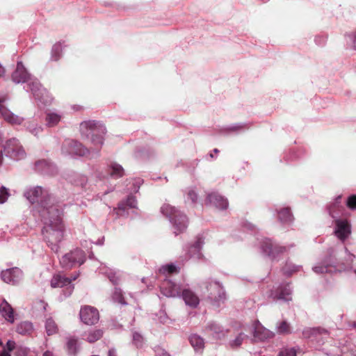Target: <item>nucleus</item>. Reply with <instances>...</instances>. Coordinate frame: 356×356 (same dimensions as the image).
Returning <instances> with one entry per match:
<instances>
[{"mask_svg":"<svg viewBox=\"0 0 356 356\" xmlns=\"http://www.w3.org/2000/svg\"><path fill=\"white\" fill-rule=\"evenodd\" d=\"M341 198V196H339L335 202L329 208V213L332 218H336V216L334 214V211H333L332 208L337 207L339 204V199Z\"/></svg>","mask_w":356,"mask_h":356,"instance_id":"nucleus-49","label":"nucleus"},{"mask_svg":"<svg viewBox=\"0 0 356 356\" xmlns=\"http://www.w3.org/2000/svg\"><path fill=\"white\" fill-rule=\"evenodd\" d=\"M203 288L202 292L207 293L211 301L213 302L216 305H219L220 302H223L226 298L225 292L221 284L211 280H207L202 283L200 286Z\"/></svg>","mask_w":356,"mask_h":356,"instance_id":"nucleus-7","label":"nucleus"},{"mask_svg":"<svg viewBox=\"0 0 356 356\" xmlns=\"http://www.w3.org/2000/svg\"><path fill=\"white\" fill-rule=\"evenodd\" d=\"M76 277H74L72 279H69L60 274L54 275L51 280V286L52 288H64L63 290V297L61 296L60 298V300H63L64 298L69 297L72 294L74 290L72 281L76 280Z\"/></svg>","mask_w":356,"mask_h":356,"instance_id":"nucleus-13","label":"nucleus"},{"mask_svg":"<svg viewBox=\"0 0 356 356\" xmlns=\"http://www.w3.org/2000/svg\"><path fill=\"white\" fill-rule=\"evenodd\" d=\"M99 271L100 273L106 275L113 284L116 285L119 283L120 275L118 272L113 270L104 264H101Z\"/></svg>","mask_w":356,"mask_h":356,"instance_id":"nucleus-20","label":"nucleus"},{"mask_svg":"<svg viewBox=\"0 0 356 356\" xmlns=\"http://www.w3.org/2000/svg\"><path fill=\"white\" fill-rule=\"evenodd\" d=\"M179 268L173 264H169L161 266L159 269V272L161 274L165 275L166 273H178Z\"/></svg>","mask_w":356,"mask_h":356,"instance_id":"nucleus-37","label":"nucleus"},{"mask_svg":"<svg viewBox=\"0 0 356 356\" xmlns=\"http://www.w3.org/2000/svg\"><path fill=\"white\" fill-rule=\"evenodd\" d=\"M0 314L8 321L10 323L14 321L13 309L6 300L0 304Z\"/></svg>","mask_w":356,"mask_h":356,"instance_id":"nucleus-25","label":"nucleus"},{"mask_svg":"<svg viewBox=\"0 0 356 356\" xmlns=\"http://www.w3.org/2000/svg\"><path fill=\"white\" fill-rule=\"evenodd\" d=\"M206 331L209 332L216 339L223 337L226 333V330L215 322L209 323L206 327Z\"/></svg>","mask_w":356,"mask_h":356,"instance_id":"nucleus-21","label":"nucleus"},{"mask_svg":"<svg viewBox=\"0 0 356 356\" xmlns=\"http://www.w3.org/2000/svg\"><path fill=\"white\" fill-rule=\"evenodd\" d=\"M260 250L263 254L268 257L272 260H275L280 254L286 252L288 248L274 243L269 238H264L260 242Z\"/></svg>","mask_w":356,"mask_h":356,"instance_id":"nucleus-11","label":"nucleus"},{"mask_svg":"<svg viewBox=\"0 0 356 356\" xmlns=\"http://www.w3.org/2000/svg\"><path fill=\"white\" fill-rule=\"evenodd\" d=\"M106 175H104V176H103V177H102V179H103V178H106ZM99 179H102V177H99Z\"/></svg>","mask_w":356,"mask_h":356,"instance_id":"nucleus-60","label":"nucleus"},{"mask_svg":"<svg viewBox=\"0 0 356 356\" xmlns=\"http://www.w3.org/2000/svg\"><path fill=\"white\" fill-rule=\"evenodd\" d=\"M251 332L255 341H264L274 336L273 332L266 329L259 321L254 323L251 327Z\"/></svg>","mask_w":356,"mask_h":356,"instance_id":"nucleus-16","label":"nucleus"},{"mask_svg":"<svg viewBox=\"0 0 356 356\" xmlns=\"http://www.w3.org/2000/svg\"><path fill=\"white\" fill-rule=\"evenodd\" d=\"M33 330V325L29 321H22L16 327V332L21 335H31Z\"/></svg>","mask_w":356,"mask_h":356,"instance_id":"nucleus-28","label":"nucleus"},{"mask_svg":"<svg viewBox=\"0 0 356 356\" xmlns=\"http://www.w3.org/2000/svg\"><path fill=\"white\" fill-rule=\"evenodd\" d=\"M279 356H296V350L294 348H284L280 351Z\"/></svg>","mask_w":356,"mask_h":356,"instance_id":"nucleus-45","label":"nucleus"},{"mask_svg":"<svg viewBox=\"0 0 356 356\" xmlns=\"http://www.w3.org/2000/svg\"><path fill=\"white\" fill-rule=\"evenodd\" d=\"M16 343L14 341L8 340L6 343V351L9 353L13 350H16Z\"/></svg>","mask_w":356,"mask_h":356,"instance_id":"nucleus-50","label":"nucleus"},{"mask_svg":"<svg viewBox=\"0 0 356 356\" xmlns=\"http://www.w3.org/2000/svg\"><path fill=\"white\" fill-rule=\"evenodd\" d=\"M346 262L338 261L336 259V254L334 249L328 250V256L323 261L322 264H318L313 267V270L317 274H323L325 273H332L337 270L339 266L341 270H348L352 268L353 262L355 256L348 251L345 248Z\"/></svg>","mask_w":356,"mask_h":356,"instance_id":"nucleus-5","label":"nucleus"},{"mask_svg":"<svg viewBox=\"0 0 356 356\" xmlns=\"http://www.w3.org/2000/svg\"><path fill=\"white\" fill-rule=\"evenodd\" d=\"M108 356H117L116 350L113 348L110 349L108 353Z\"/></svg>","mask_w":356,"mask_h":356,"instance_id":"nucleus-52","label":"nucleus"},{"mask_svg":"<svg viewBox=\"0 0 356 356\" xmlns=\"http://www.w3.org/2000/svg\"><path fill=\"white\" fill-rule=\"evenodd\" d=\"M159 356H170L168 353L163 352Z\"/></svg>","mask_w":356,"mask_h":356,"instance_id":"nucleus-57","label":"nucleus"},{"mask_svg":"<svg viewBox=\"0 0 356 356\" xmlns=\"http://www.w3.org/2000/svg\"><path fill=\"white\" fill-rule=\"evenodd\" d=\"M66 346H67V352L70 355H74L78 350V348H79L78 341L75 338H73V337L68 338L67 341Z\"/></svg>","mask_w":356,"mask_h":356,"instance_id":"nucleus-34","label":"nucleus"},{"mask_svg":"<svg viewBox=\"0 0 356 356\" xmlns=\"http://www.w3.org/2000/svg\"><path fill=\"white\" fill-rule=\"evenodd\" d=\"M241 127V125H234V126H232V127H230V129H231V130H233V131H236V130L239 129Z\"/></svg>","mask_w":356,"mask_h":356,"instance_id":"nucleus-55","label":"nucleus"},{"mask_svg":"<svg viewBox=\"0 0 356 356\" xmlns=\"http://www.w3.org/2000/svg\"><path fill=\"white\" fill-rule=\"evenodd\" d=\"M42 356H54V354L50 350H47L43 353Z\"/></svg>","mask_w":356,"mask_h":356,"instance_id":"nucleus-54","label":"nucleus"},{"mask_svg":"<svg viewBox=\"0 0 356 356\" xmlns=\"http://www.w3.org/2000/svg\"><path fill=\"white\" fill-rule=\"evenodd\" d=\"M29 349L22 346H17L15 352V356H29Z\"/></svg>","mask_w":356,"mask_h":356,"instance_id":"nucleus-43","label":"nucleus"},{"mask_svg":"<svg viewBox=\"0 0 356 356\" xmlns=\"http://www.w3.org/2000/svg\"><path fill=\"white\" fill-rule=\"evenodd\" d=\"M161 291L168 298L181 297L186 305L195 308L200 303L199 297L191 289L165 279L161 284Z\"/></svg>","mask_w":356,"mask_h":356,"instance_id":"nucleus-4","label":"nucleus"},{"mask_svg":"<svg viewBox=\"0 0 356 356\" xmlns=\"http://www.w3.org/2000/svg\"><path fill=\"white\" fill-rule=\"evenodd\" d=\"M133 187L129 188V190L131 192H138L140 185L143 184V180L140 178L134 179L131 180Z\"/></svg>","mask_w":356,"mask_h":356,"instance_id":"nucleus-44","label":"nucleus"},{"mask_svg":"<svg viewBox=\"0 0 356 356\" xmlns=\"http://www.w3.org/2000/svg\"><path fill=\"white\" fill-rule=\"evenodd\" d=\"M137 205V201L136 198L133 196H129L127 199L126 202H122L119 204L118 207L117 209V214L122 215L127 207L129 208H136Z\"/></svg>","mask_w":356,"mask_h":356,"instance_id":"nucleus-27","label":"nucleus"},{"mask_svg":"<svg viewBox=\"0 0 356 356\" xmlns=\"http://www.w3.org/2000/svg\"><path fill=\"white\" fill-rule=\"evenodd\" d=\"M7 96L0 95V118L11 124H21L24 118L15 114L8 106Z\"/></svg>","mask_w":356,"mask_h":356,"instance_id":"nucleus-12","label":"nucleus"},{"mask_svg":"<svg viewBox=\"0 0 356 356\" xmlns=\"http://www.w3.org/2000/svg\"><path fill=\"white\" fill-rule=\"evenodd\" d=\"M347 206L351 209H356V195H353L348 197L347 200Z\"/></svg>","mask_w":356,"mask_h":356,"instance_id":"nucleus-48","label":"nucleus"},{"mask_svg":"<svg viewBox=\"0 0 356 356\" xmlns=\"http://www.w3.org/2000/svg\"><path fill=\"white\" fill-rule=\"evenodd\" d=\"M198 195L195 188H188L187 192V200H190L192 203H195L197 200Z\"/></svg>","mask_w":356,"mask_h":356,"instance_id":"nucleus-41","label":"nucleus"},{"mask_svg":"<svg viewBox=\"0 0 356 356\" xmlns=\"http://www.w3.org/2000/svg\"><path fill=\"white\" fill-rule=\"evenodd\" d=\"M204 245V241L201 237H197L196 240L184 248V254L181 257L182 261H187L192 259L198 261L204 259L202 252V248Z\"/></svg>","mask_w":356,"mask_h":356,"instance_id":"nucleus-9","label":"nucleus"},{"mask_svg":"<svg viewBox=\"0 0 356 356\" xmlns=\"http://www.w3.org/2000/svg\"><path fill=\"white\" fill-rule=\"evenodd\" d=\"M327 334L326 330L320 328H305L302 332L305 338L311 339L312 341H318V337Z\"/></svg>","mask_w":356,"mask_h":356,"instance_id":"nucleus-23","label":"nucleus"},{"mask_svg":"<svg viewBox=\"0 0 356 356\" xmlns=\"http://www.w3.org/2000/svg\"><path fill=\"white\" fill-rule=\"evenodd\" d=\"M86 261L85 252L79 249L76 248L65 254L60 259V264L64 268H71L76 265L81 266Z\"/></svg>","mask_w":356,"mask_h":356,"instance_id":"nucleus-10","label":"nucleus"},{"mask_svg":"<svg viewBox=\"0 0 356 356\" xmlns=\"http://www.w3.org/2000/svg\"><path fill=\"white\" fill-rule=\"evenodd\" d=\"M0 356H11V355L8 352L6 351V349H4L0 353Z\"/></svg>","mask_w":356,"mask_h":356,"instance_id":"nucleus-53","label":"nucleus"},{"mask_svg":"<svg viewBox=\"0 0 356 356\" xmlns=\"http://www.w3.org/2000/svg\"><path fill=\"white\" fill-rule=\"evenodd\" d=\"M213 152H214L215 153H218V149H213Z\"/></svg>","mask_w":356,"mask_h":356,"instance_id":"nucleus-59","label":"nucleus"},{"mask_svg":"<svg viewBox=\"0 0 356 356\" xmlns=\"http://www.w3.org/2000/svg\"><path fill=\"white\" fill-rule=\"evenodd\" d=\"M346 38L347 42H350L353 47L356 49V33H348Z\"/></svg>","mask_w":356,"mask_h":356,"instance_id":"nucleus-47","label":"nucleus"},{"mask_svg":"<svg viewBox=\"0 0 356 356\" xmlns=\"http://www.w3.org/2000/svg\"><path fill=\"white\" fill-rule=\"evenodd\" d=\"M9 196L8 190L4 186H1L0 188V204L5 203Z\"/></svg>","mask_w":356,"mask_h":356,"instance_id":"nucleus-42","label":"nucleus"},{"mask_svg":"<svg viewBox=\"0 0 356 356\" xmlns=\"http://www.w3.org/2000/svg\"><path fill=\"white\" fill-rule=\"evenodd\" d=\"M63 53V44L60 42L56 43L51 49V60L57 61L60 59Z\"/></svg>","mask_w":356,"mask_h":356,"instance_id":"nucleus-33","label":"nucleus"},{"mask_svg":"<svg viewBox=\"0 0 356 356\" xmlns=\"http://www.w3.org/2000/svg\"><path fill=\"white\" fill-rule=\"evenodd\" d=\"M62 118V115L58 112L49 111L46 113L47 125L54 127L57 125Z\"/></svg>","mask_w":356,"mask_h":356,"instance_id":"nucleus-29","label":"nucleus"},{"mask_svg":"<svg viewBox=\"0 0 356 356\" xmlns=\"http://www.w3.org/2000/svg\"><path fill=\"white\" fill-rule=\"evenodd\" d=\"M145 342L144 337L138 332H134L132 334V343L137 348H142Z\"/></svg>","mask_w":356,"mask_h":356,"instance_id":"nucleus-39","label":"nucleus"},{"mask_svg":"<svg viewBox=\"0 0 356 356\" xmlns=\"http://www.w3.org/2000/svg\"><path fill=\"white\" fill-rule=\"evenodd\" d=\"M301 268L300 266H296L291 262H286L283 267L282 270L285 275H291L293 273L298 272Z\"/></svg>","mask_w":356,"mask_h":356,"instance_id":"nucleus-36","label":"nucleus"},{"mask_svg":"<svg viewBox=\"0 0 356 356\" xmlns=\"http://www.w3.org/2000/svg\"><path fill=\"white\" fill-rule=\"evenodd\" d=\"M245 337L246 335L244 333L241 332L235 337V339L229 341V346L232 348H237L242 344Z\"/></svg>","mask_w":356,"mask_h":356,"instance_id":"nucleus-35","label":"nucleus"},{"mask_svg":"<svg viewBox=\"0 0 356 356\" xmlns=\"http://www.w3.org/2000/svg\"><path fill=\"white\" fill-rule=\"evenodd\" d=\"M189 342L196 353H202L204 348V340L198 334H193L189 337Z\"/></svg>","mask_w":356,"mask_h":356,"instance_id":"nucleus-24","label":"nucleus"},{"mask_svg":"<svg viewBox=\"0 0 356 356\" xmlns=\"http://www.w3.org/2000/svg\"><path fill=\"white\" fill-rule=\"evenodd\" d=\"M3 343L1 341V340H0V346H2Z\"/></svg>","mask_w":356,"mask_h":356,"instance_id":"nucleus-61","label":"nucleus"},{"mask_svg":"<svg viewBox=\"0 0 356 356\" xmlns=\"http://www.w3.org/2000/svg\"><path fill=\"white\" fill-rule=\"evenodd\" d=\"M103 335V332L101 330H95L90 332L87 337L86 340L90 343H93L99 340Z\"/></svg>","mask_w":356,"mask_h":356,"instance_id":"nucleus-38","label":"nucleus"},{"mask_svg":"<svg viewBox=\"0 0 356 356\" xmlns=\"http://www.w3.org/2000/svg\"><path fill=\"white\" fill-rule=\"evenodd\" d=\"M108 172L109 176L114 179L121 178L124 175L123 167L116 162H111L108 165Z\"/></svg>","mask_w":356,"mask_h":356,"instance_id":"nucleus-22","label":"nucleus"},{"mask_svg":"<svg viewBox=\"0 0 356 356\" xmlns=\"http://www.w3.org/2000/svg\"><path fill=\"white\" fill-rule=\"evenodd\" d=\"M206 204L213 206L220 210H225L228 208L229 202L225 197L218 193L212 192L207 195Z\"/></svg>","mask_w":356,"mask_h":356,"instance_id":"nucleus-17","label":"nucleus"},{"mask_svg":"<svg viewBox=\"0 0 356 356\" xmlns=\"http://www.w3.org/2000/svg\"><path fill=\"white\" fill-rule=\"evenodd\" d=\"M291 288L289 284H284L279 286L275 291H271L269 297L272 298L274 300H291Z\"/></svg>","mask_w":356,"mask_h":356,"instance_id":"nucleus-19","label":"nucleus"},{"mask_svg":"<svg viewBox=\"0 0 356 356\" xmlns=\"http://www.w3.org/2000/svg\"><path fill=\"white\" fill-rule=\"evenodd\" d=\"M5 74V70L0 64V77L3 76Z\"/></svg>","mask_w":356,"mask_h":356,"instance_id":"nucleus-56","label":"nucleus"},{"mask_svg":"<svg viewBox=\"0 0 356 356\" xmlns=\"http://www.w3.org/2000/svg\"><path fill=\"white\" fill-rule=\"evenodd\" d=\"M1 277L4 282L15 285L22 280L23 273L19 268L15 267L2 270Z\"/></svg>","mask_w":356,"mask_h":356,"instance_id":"nucleus-15","label":"nucleus"},{"mask_svg":"<svg viewBox=\"0 0 356 356\" xmlns=\"http://www.w3.org/2000/svg\"><path fill=\"white\" fill-rule=\"evenodd\" d=\"M12 81L15 83H27V91H30L35 99L44 105H49L53 97L46 89L43 88L38 79L33 78L21 61L17 62L15 70L11 75Z\"/></svg>","mask_w":356,"mask_h":356,"instance_id":"nucleus-3","label":"nucleus"},{"mask_svg":"<svg viewBox=\"0 0 356 356\" xmlns=\"http://www.w3.org/2000/svg\"><path fill=\"white\" fill-rule=\"evenodd\" d=\"M334 232L339 240L344 241L351 234L350 223L346 220H336Z\"/></svg>","mask_w":356,"mask_h":356,"instance_id":"nucleus-18","label":"nucleus"},{"mask_svg":"<svg viewBox=\"0 0 356 356\" xmlns=\"http://www.w3.org/2000/svg\"><path fill=\"white\" fill-rule=\"evenodd\" d=\"M159 321L161 323H165L168 321V316L163 312H160Z\"/></svg>","mask_w":356,"mask_h":356,"instance_id":"nucleus-51","label":"nucleus"},{"mask_svg":"<svg viewBox=\"0 0 356 356\" xmlns=\"http://www.w3.org/2000/svg\"><path fill=\"white\" fill-rule=\"evenodd\" d=\"M210 156H211V157H213V154H210Z\"/></svg>","mask_w":356,"mask_h":356,"instance_id":"nucleus-62","label":"nucleus"},{"mask_svg":"<svg viewBox=\"0 0 356 356\" xmlns=\"http://www.w3.org/2000/svg\"><path fill=\"white\" fill-rule=\"evenodd\" d=\"M279 220L283 224L291 223L293 217L289 208H280L277 210Z\"/></svg>","mask_w":356,"mask_h":356,"instance_id":"nucleus-26","label":"nucleus"},{"mask_svg":"<svg viewBox=\"0 0 356 356\" xmlns=\"http://www.w3.org/2000/svg\"><path fill=\"white\" fill-rule=\"evenodd\" d=\"M79 128L82 136L90 139L96 147L88 149L77 140L67 139L62 145V154L72 157L85 156L89 159L98 158L106 133L105 126L99 122L88 120L82 122Z\"/></svg>","mask_w":356,"mask_h":356,"instance_id":"nucleus-1","label":"nucleus"},{"mask_svg":"<svg viewBox=\"0 0 356 356\" xmlns=\"http://www.w3.org/2000/svg\"><path fill=\"white\" fill-rule=\"evenodd\" d=\"M112 299L113 301L119 302L120 304H126L124 301L122 290L119 288H115L112 294Z\"/></svg>","mask_w":356,"mask_h":356,"instance_id":"nucleus-40","label":"nucleus"},{"mask_svg":"<svg viewBox=\"0 0 356 356\" xmlns=\"http://www.w3.org/2000/svg\"><path fill=\"white\" fill-rule=\"evenodd\" d=\"M63 208L61 205L44 201L41 203L39 215L44 222L42 234L48 246L52 251L58 252L59 243L62 241L65 233V225L63 221Z\"/></svg>","mask_w":356,"mask_h":356,"instance_id":"nucleus-2","label":"nucleus"},{"mask_svg":"<svg viewBox=\"0 0 356 356\" xmlns=\"http://www.w3.org/2000/svg\"><path fill=\"white\" fill-rule=\"evenodd\" d=\"M24 196L32 204L35 202H38L37 208L38 213L39 209H40L41 203L44 201H47V202H49V205L51 204L52 203L54 205H60L59 204L56 203L55 200L53 197L47 194V192L43 191V189L40 186H36L27 189L24 192Z\"/></svg>","mask_w":356,"mask_h":356,"instance_id":"nucleus-8","label":"nucleus"},{"mask_svg":"<svg viewBox=\"0 0 356 356\" xmlns=\"http://www.w3.org/2000/svg\"><path fill=\"white\" fill-rule=\"evenodd\" d=\"M45 331L47 335L55 334L58 331V327L54 320L51 317L46 318L44 322Z\"/></svg>","mask_w":356,"mask_h":356,"instance_id":"nucleus-30","label":"nucleus"},{"mask_svg":"<svg viewBox=\"0 0 356 356\" xmlns=\"http://www.w3.org/2000/svg\"><path fill=\"white\" fill-rule=\"evenodd\" d=\"M79 316L84 324L89 325L96 324L99 320V311L95 307L89 305L81 307Z\"/></svg>","mask_w":356,"mask_h":356,"instance_id":"nucleus-14","label":"nucleus"},{"mask_svg":"<svg viewBox=\"0 0 356 356\" xmlns=\"http://www.w3.org/2000/svg\"><path fill=\"white\" fill-rule=\"evenodd\" d=\"M161 213L169 219L176 235L187 228L188 221L186 216L175 207L164 204L161 207Z\"/></svg>","mask_w":356,"mask_h":356,"instance_id":"nucleus-6","label":"nucleus"},{"mask_svg":"<svg viewBox=\"0 0 356 356\" xmlns=\"http://www.w3.org/2000/svg\"><path fill=\"white\" fill-rule=\"evenodd\" d=\"M25 127L26 130L35 136H38L43 130L42 126L38 125L35 122H28L26 123Z\"/></svg>","mask_w":356,"mask_h":356,"instance_id":"nucleus-32","label":"nucleus"},{"mask_svg":"<svg viewBox=\"0 0 356 356\" xmlns=\"http://www.w3.org/2000/svg\"><path fill=\"white\" fill-rule=\"evenodd\" d=\"M289 331V325L286 321H282L277 325V332L280 333H286Z\"/></svg>","mask_w":356,"mask_h":356,"instance_id":"nucleus-46","label":"nucleus"},{"mask_svg":"<svg viewBox=\"0 0 356 356\" xmlns=\"http://www.w3.org/2000/svg\"><path fill=\"white\" fill-rule=\"evenodd\" d=\"M352 326L356 327V321L353 323Z\"/></svg>","mask_w":356,"mask_h":356,"instance_id":"nucleus-58","label":"nucleus"},{"mask_svg":"<svg viewBox=\"0 0 356 356\" xmlns=\"http://www.w3.org/2000/svg\"><path fill=\"white\" fill-rule=\"evenodd\" d=\"M35 165L37 171L45 174L50 173L54 168L51 163L46 160L38 161L35 163Z\"/></svg>","mask_w":356,"mask_h":356,"instance_id":"nucleus-31","label":"nucleus"}]
</instances>
